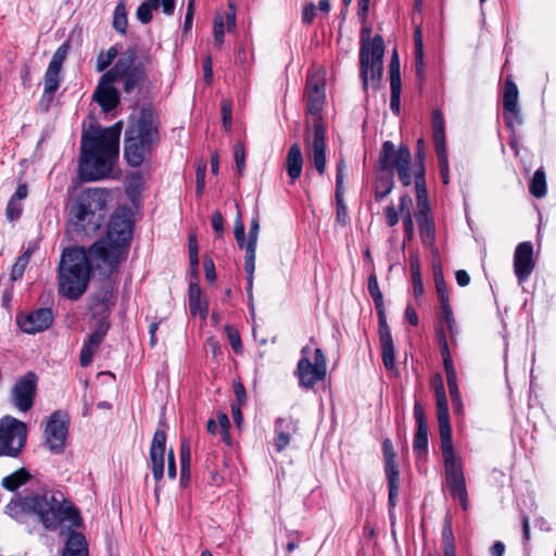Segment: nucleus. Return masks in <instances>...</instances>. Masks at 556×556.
<instances>
[{
	"instance_id": "nucleus-1",
	"label": "nucleus",
	"mask_w": 556,
	"mask_h": 556,
	"mask_svg": "<svg viewBox=\"0 0 556 556\" xmlns=\"http://www.w3.org/2000/svg\"><path fill=\"white\" fill-rule=\"evenodd\" d=\"M132 232L130 212L122 206L111 215L104 238L97 240L88 250L66 248L58 268L59 293L76 301L86 292L91 273L90 256L108 266L110 274L115 273L128 256Z\"/></svg>"
},
{
	"instance_id": "nucleus-2",
	"label": "nucleus",
	"mask_w": 556,
	"mask_h": 556,
	"mask_svg": "<svg viewBox=\"0 0 556 556\" xmlns=\"http://www.w3.org/2000/svg\"><path fill=\"white\" fill-rule=\"evenodd\" d=\"M122 123L84 135L80 146L78 174L83 181L112 177L119 153Z\"/></svg>"
},
{
	"instance_id": "nucleus-3",
	"label": "nucleus",
	"mask_w": 556,
	"mask_h": 556,
	"mask_svg": "<svg viewBox=\"0 0 556 556\" xmlns=\"http://www.w3.org/2000/svg\"><path fill=\"white\" fill-rule=\"evenodd\" d=\"M5 511L14 519L35 515L48 530L56 529L64 521L78 527L81 521L78 510L61 492H45L11 500Z\"/></svg>"
},
{
	"instance_id": "nucleus-4",
	"label": "nucleus",
	"mask_w": 556,
	"mask_h": 556,
	"mask_svg": "<svg viewBox=\"0 0 556 556\" xmlns=\"http://www.w3.org/2000/svg\"><path fill=\"white\" fill-rule=\"evenodd\" d=\"M437 397V417L439 424L441 451L444 462L446 483L450 494L458 500L462 508H468V494L460 458L454 453L452 444V429L450 425L448 404L445 389L441 378L434 387Z\"/></svg>"
},
{
	"instance_id": "nucleus-5",
	"label": "nucleus",
	"mask_w": 556,
	"mask_h": 556,
	"mask_svg": "<svg viewBox=\"0 0 556 556\" xmlns=\"http://www.w3.org/2000/svg\"><path fill=\"white\" fill-rule=\"evenodd\" d=\"M307 112L313 115V130L306 128L305 144L309 161L319 175L326 172V126L320 116L325 103V81L319 74H312L306 79Z\"/></svg>"
},
{
	"instance_id": "nucleus-6",
	"label": "nucleus",
	"mask_w": 556,
	"mask_h": 556,
	"mask_svg": "<svg viewBox=\"0 0 556 556\" xmlns=\"http://www.w3.org/2000/svg\"><path fill=\"white\" fill-rule=\"evenodd\" d=\"M108 198L109 192L103 188L84 190L68 208L72 230L77 235L96 233L103 224Z\"/></svg>"
},
{
	"instance_id": "nucleus-7",
	"label": "nucleus",
	"mask_w": 556,
	"mask_h": 556,
	"mask_svg": "<svg viewBox=\"0 0 556 556\" xmlns=\"http://www.w3.org/2000/svg\"><path fill=\"white\" fill-rule=\"evenodd\" d=\"M159 139V129L152 114L141 112L140 117L128 126L125 134L124 156L127 164L139 167Z\"/></svg>"
},
{
	"instance_id": "nucleus-8",
	"label": "nucleus",
	"mask_w": 556,
	"mask_h": 556,
	"mask_svg": "<svg viewBox=\"0 0 556 556\" xmlns=\"http://www.w3.org/2000/svg\"><path fill=\"white\" fill-rule=\"evenodd\" d=\"M149 64V56L139 60L136 47H129L119 54L113 67L104 73V77L114 83L121 81L124 92L131 93L140 90L146 83Z\"/></svg>"
},
{
	"instance_id": "nucleus-9",
	"label": "nucleus",
	"mask_w": 556,
	"mask_h": 556,
	"mask_svg": "<svg viewBox=\"0 0 556 556\" xmlns=\"http://www.w3.org/2000/svg\"><path fill=\"white\" fill-rule=\"evenodd\" d=\"M369 29L362 30L359 49V77L364 90H367L369 80L374 88H378L383 73L384 41L382 36L368 37Z\"/></svg>"
},
{
	"instance_id": "nucleus-10",
	"label": "nucleus",
	"mask_w": 556,
	"mask_h": 556,
	"mask_svg": "<svg viewBox=\"0 0 556 556\" xmlns=\"http://www.w3.org/2000/svg\"><path fill=\"white\" fill-rule=\"evenodd\" d=\"M379 163L388 174L397 173L403 186L408 187L413 182L412 153L407 146L401 144L399 149L392 141H384L379 156Z\"/></svg>"
},
{
	"instance_id": "nucleus-11",
	"label": "nucleus",
	"mask_w": 556,
	"mask_h": 556,
	"mask_svg": "<svg viewBox=\"0 0 556 556\" xmlns=\"http://www.w3.org/2000/svg\"><path fill=\"white\" fill-rule=\"evenodd\" d=\"M27 440L26 424L12 417L0 419V457L17 458Z\"/></svg>"
},
{
	"instance_id": "nucleus-12",
	"label": "nucleus",
	"mask_w": 556,
	"mask_h": 556,
	"mask_svg": "<svg viewBox=\"0 0 556 556\" xmlns=\"http://www.w3.org/2000/svg\"><path fill=\"white\" fill-rule=\"evenodd\" d=\"M309 353L308 345L302 348L295 370L299 384L304 389H313L317 382L325 379L327 374V357L324 351L319 348L314 351V362L309 359Z\"/></svg>"
},
{
	"instance_id": "nucleus-13",
	"label": "nucleus",
	"mask_w": 556,
	"mask_h": 556,
	"mask_svg": "<svg viewBox=\"0 0 556 556\" xmlns=\"http://www.w3.org/2000/svg\"><path fill=\"white\" fill-rule=\"evenodd\" d=\"M68 416L62 410H55L51 414L46 429V445L52 454H62L65 447V441L68 433Z\"/></svg>"
},
{
	"instance_id": "nucleus-14",
	"label": "nucleus",
	"mask_w": 556,
	"mask_h": 556,
	"mask_svg": "<svg viewBox=\"0 0 556 556\" xmlns=\"http://www.w3.org/2000/svg\"><path fill=\"white\" fill-rule=\"evenodd\" d=\"M37 375L28 371L13 384L10 400L20 412L26 413L31 409L37 392Z\"/></svg>"
},
{
	"instance_id": "nucleus-15",
	"label": "nucleus",
	"mask_w": 556,
	"mask_h": 556,
	"mask_svg": "<svg viewBox=\"0 0 556 556\" xmlns=\"http://www.w3.org/2000/svg\"><path fill=\"white\" fill-rule=\"evenodd\" d=\"M54 321L53 311L49 307H39L29 312L16 314V324L21 331L36 334L48 330Z\"/></svg>"
},
{
	"instance_id": "nucleus-16",
	"label": "nucleus",
	"mask_w": 556,
	"mask_h": 556,
	"mask_svg": "<svg viewBox=\"0 0 556 556\" xmlns=\"http://www.w3.org/2000/svg\"><path fill=\"white\" fill-rule=\"evenodd\" d=\"M376 309L378 315L382 363L387 370H393L395 368V351L391 329L387 323L384 306H376Z\"/></svg>"
},
{
	"instance_id": "nucleus-17",
	"label": "nucleus",
	"mask_w": 556,
	"mask_h": 556,
	"mask_svg": "<svg viewBox=\"0 0 556 556\" xmlns=\"http://www.w3.org/2000/svg\"><path fill=\"white\" fill-rule=\"evenodd\" d=\"M534 269L533 245L530 241H525L516 247L514 253V271L518 282H526Z\"/></svg>"
},
{
	"instance_id": "nucleus-18",
	"label": "nucleus",
	"mask_w": 556,
	"mask_h": 556,
	"mask_svg": "<svg viewBox=\"0 0 556 556\" xmlns=\"http://www.w3.org/2000/svg\"><path fill=\"white\" fill-rule=\"evenodd\" d=\"M166 447V433L163 429H156L150 446L151 470L154 480L159 483L164 476V454Z\"/></svg>"
},
{
	"instance_id": "nucleus-19",
	"label": "nucleus",
	"mask_w": 556,
	"mask_h": 556,
	"mask_svg": "<svg viewBox=\"0 0 556 556\" xmlns=\"http://www.w3.org/2000/svg\"><path fill=\"white\" fill-rule=\"evenodd\" d=\"M113 83L114 81L105 79L103 74L92 96L102 111L106 113L116 109L121 101L119 92L113 86Z\"/></svg>"
},
{
	"instance_id": "nucleus-20",
	"label": "nucleus",
	"mask_w": 556,
	"mask_h": 556,
	"mask_svg": "<svg viewBox=\"0 0 556 556\" xmlns=\"http://www.w3.org/2000/svg\"><path fill=\"white\" fill-rule=\"evenodd\" d=\"M298 424L299 421L292 416L276 419L274 446L278 453L282 452L290 444L292 434L299 430Z\"/></svg>"
},
{
	"instance_id": "nucleus-21",
	"label": "nucleus",
	"mask_w": 556,
	"mask_h": 556,
	"mask_svg": "<svg viewBox=\"0 0 556 556\" xmlns=\"http://www.w3.org/2000/svg\"><path fill=\"white\" fill-rule=\"evenodd\" d=\"M415 218L418 224L422 243L427 247H431L435 239V225L430 211L416 212Z\"/></svg>"
},
{
	"instance_id": "nucleus-22",
	"label": "nucleus",
	"mask_w": 556,
	"mask_h": 556,
	"mask_svg": "<svg viewBox=\"0 0 556 556\" xmlns=\"http://www.w3.org/2000/svg\"><path fill=\"white\" fill-rule=\"evenodd\" d=\"M414 181L416 188V200H417V211L424 212L430 211V205L428 202V191L426 187V168L420 166V168L414 169Z\"/></svg>"
},
{
	"instance_id": "nucleus-23",
	"label": "nucleus",
	"mask_w": 556,
	"mask_h": 556,
	"mask_svg": "<svg viewBox=\"0 0 556 556\" xmlns=\"http://www.w3.org/2000/svg\"><path fill=\"white\" fill-rule=\"evenodd\" d=\"M286 168L292 182L300 178L303 169V155L299 143H293L289 148Z\"/></svg>"
},
{
	"instance_id": "nucleus-24",
	"label": "nucleus",
	"mask_w": 556,
	"mask_h": 556,
	"mask_svg": "<svg viewBox=\"0 0 556 556\" xmlns=\"http://www.w3.org/2000/svg\"><path fill=\"white\" fill-rule=\"evenodd\" d=\"M62 556H88V544L86 538L76 531L68 534Z\"/></svg>"
},
{
	"instance_id": "nucleus-25",
	"label": "nucleus",
	"mask_w": 556,
	"mask_h": 556,
	"mask_svg": "<svg viewBox=\"0 0 556 556\" xmlns=\"http://www.w3.org/2000/svg\"><path fill=\"white\" fill-rule=\"evenodd\" d=\"M60 73L61 71L48 66L45 74V90L40 103H45V110H48L53 100L54 92L60 87Z\"/></svg>"
},
{
	"instance_id": "nucleus-26",
	"label": "nucleus",
	"mask_w": 556,
	"mask_h": 556,
	"mask_svg": "<svg viewBox=\"0 0 556 556\" xmlns=\"http://www.w3.org/2000/svg\"><path fill=\"white\" fill-rule=\"evenodd\" d=\"M201 288L197 281H191L188 290L189 309L192 315L200 314L203 319L207 316V304L201 300Z\"/></svg>"
},
{
	"instance_id": "nucleus-27",
	"label": "nucleus",
	"mask_w": 556,
	"mask_h": 556,
	"mask_svg": "<svg viewBox=\"0 0 556 556\" xmlns=\"http://www.w3.org/2000/svg\"><path fill=\"white\" fill-rule=\"evenodd\" d=\"M382 453L384 460V473L386 476L400 475L396 464V453L394 451L392 441L384 439L382 442Z\"/></svg>"
},
{
	"instance_id": "nucleus-28",
	"label": "nucleus",
	"mask_w": 556,
	"mask_h": 556,
	"mask_svg": "<svg viewBox=\"0 0 556 556\" xmlns=\"http://www.w3.org/2000/svg\"><path fill=\"white\" fill-rule=\"evenodd\" d=\"M30 479V473L25 469L21 468L13 473L4 477L1 481L2 488H4L8 491H15L20 486L27 483Z\"/></svg>"
},
{
	"instance_id": "nucleus-29",
	"label": "nucleus",
	"mask_w": 556,
	"mask_h": 556,
	"mask_svg": "<svg viewBox=\"0 0 556 556\" xmlns=\"http://www.w3.org/2000/svg\"><path fill=\"white\" fill-rule=\"evenodd\" d=\"M431 128L434 146L445 144V122L440 110L432 111Z\"/></svg>"
},
{
	"instance_id": "nucleus-30",
	"label": "nucleus",
	"mask_w": 556,
	"mask_h": 556,
	"mask_svg": "<svg viewBox=\"0 0 556 556\" xmlns=\"http://www.w3.org/2000/svg\"><path fill=\"white\" fill-rule=\"evenodd\" d=\"M393 188V174L379 176L375 184V200L377 202L383 201L391 193Z\"/></svg>"
},
{
	"instance_id": "nucleus-31",
	"label": "nucleus",
	"mask_w": 556,
	"mask_h": 556,
	"mask_svg": "<svg viewBox=\"0 0 556 556\" xmlns=\"http://www.w3.org/2000/svg\"><path fill=\"white\" fill-rule=\"evenodd\" d=\"M260 233V220L258 215L252 218L250 223L249 233H248V242H247V255L244 257L256 258V247L258 241Z\"/></svg>"
},
{
	"instance_id": "nucleus-32",
	"label": "nucleus",
	"mask_w": 556,
	"mask_h": 556,
	"mask_svg": "<svg viewBox=\"0 0 556 556\" xmlns=\"http://www.w3.org/2000/svg\"><path fill=\"white\" fill-rule=\"evenodd\" d=\"M530 193L536 198L541 199L545 197L547 188H546V175L543 168H539L534 172L533 177L529 185Z\"/></svg>"
},
{
	"instance_id": "nucleus-33",
	"label": "nucleus",
	"mask_w": 556,
	"mask_h": 556,
	"mask_svg": "<svg viewBox=\"0 0 556 556\" xmlns=\"http://www.w3.org/2000/svg\"><path fill=\"white\" fill-rule=\"evenodd\" d=\"M504 110L518 108V88L511 80H506L503 96Z\"/></svg>"
},
{
	"instance_id": "nucleus-34",
	"label": "nucleus",
	"mask_w": 556,
	"mask_h": 556,
	"mask_svg": "<svg viewBox=\"0 0 556 556\" xmlns=\"http://www.w3.org/2000/svg\"><path fill=\"white\" fill-rule=\"evenodd\" d=\"M386 478L388 481V489H389L388 504L390 507V517L392 518L393 509L396 506L399 491H400V475L386 476Z\"/></svg>"
},
{
	"instance_id": "nucleus-35",
	"label": "nucleus",
	"mask_w": 556,
	"mask_h": 556,
	"mask_svg": "<svg viewBox=\"0 0 556 556\" xmlns=\"http://www.w3.org/2000/svg\"><path fill=\"white\" fill-rule=\"evenodd\" d=\"M160 7V0H146L142 2L136 12L137 18L142 24H148L152 21V11Z\"/></svg>"
},
{
	"instance_id": "nucleus-36",
	"label": "nucleus",
	"mask_w": 556,
	"mask_h": 556,
	"mask_svg": "<svg viewBox=\"0 0 556 556\" xmlns=\"http://www.w3.org/2000/svg\"><path fill=\"white\" fill-rule=\"evenodd\" d=\"M29 258H30L29 250H26L24 253H22L16 258L15 263L12 266L11 273H10L11 280L16 281L23 277L26 266L29 263Z\"/></svg>"
},
{
	"instance_id": "nucleus-37",
	"label": "nucleus",
	"mask_w": 556,
	"mask_h": 556,
	"mask_svg": "<svg viewBox=\"0 0 556 556\" xmlns=\"http://www.w3.org/2000/svg\"><path fill=\"white\" fill-rule=\"evenodd\" d=\"M413 448L415 454L421 455L428 451V427H417Z\"/></svg>"
},
{
	"instance_id": "nucleus-38",
	"label": "nucleus",
	"mask_w": 556,
	"mask_h": 556,
	"mask_svg": "<svg viewBox=\"0 0 556 556\" xmlns=\"http://www.w3.org/2000/svg\"><path fill=\"white\" fill-rule=\"evenodd\" d=\"M127 24L125 5L123 3H118L114 10L113 27L116 31L124 35L126 33Z\"/></svg>"
},
{
	"instance_id": "nucleus-39",
	"label": "nucleus",
	"mask_w": 556,
	"mask_h": 556,
	"mask_svg": "<svg viewBox=\"0 0 556 556\" xmlns=\"http://www.w3.org/2000/svg\"><path fill=\"white\" fill-rule=\"evenodd\" d=\"M99 348L97 343H91L89 338L84 342L79 355V362L83 367H87L91 364L92 357Z\"/></svg>"
},
{
	"instance_id": "nucleus-40",
	"label": "nucleus",
	"mask_w": 556,
	"mask_h": 556,
	"mask_svg": "<svg viewBox=\"0 0 556 556\" xmlns=\"http://www.w3.org/2000/svg\"><path fill=\"white\" fill-rule=\"evenodd\" d=\"M110 329V324L106 318L102 317L98 320L96 329L88 337L91 340V343H97L98 346L103 342L108 331Z\"/></svg>"
},
{
	"instance_id": "nucleus-41",
	"label": "nucleus",
	"mask_w": 556,
	"mask_h": 556,
	"mask_svg": "<svg viewBox=\"0 0 556 556\" xmlns=\"http://www.w3.org/2000/svg\"><path fill=\"white\" fill-rule=\"evenodd\" d=\"M118 50L115 46H112L105 53L101 52L97 59V71L103 72L106 70L113 61L117 58Z\"/></svg>"
},
{
	"instance_id": "nucleus-42",
	"label": "nucleus",
	"mask_w": 556,
	"mask_h": 556,
	"mask_svg": "<svg viewBox=\"0 0 556 556\" xmlns=\"http://www.w3.org/2000/svg\"><path fill=\"white\" fill-rule=\"evenodd\" d=\"M414 41L416 47V74L418 77H421L424 72V63H422V36L421 29L417 27L414 31Z\"/></svg>"
},
{
	"instance_id": "nucleus-43",
	"label": "nucleus",
	"mask_w": 556,
	"mask_h": 556,
	"mask_svg": "<svg viewBox=\"0 0 556 556\" xmlns=\"http://www.w3.org/2000/svg\"><path fill=\"white\" fill-rule=\"evenodd\" d=\"M68 51H70V42L65 41L53 53L52 59L49 63V66L61 71L63 63L66 60V56L68 54Z\"/></svg>"
},
{
	"instance_id": "nucleus-44",
	"label": "nucleus",
	"mask_w": 556,
	"mask_h": 556,
	"mask_svg": "<svg viewBox=\"0 0 556 556\" xmlns=\"http://www.w3.org/2000/svg\"><path fill=\"white\" fill-rule=\"evenodd\" d=\"M233 235H235V238H236L239 249L244 250V252L247 253L248 238L245 237V227L241 219L240 213H238L236 220H235Z\"/></svg>"
},
{
	"instance_id": "nucleus-45",
	"label": "nucleus",
	"mask_w": 556,
	"mask_h": 556,
	"mask_svg": "<svg viewBox=\"0 0 556 556\" xmlns=\"http://www.w3.org/2000/svg\"><path fill=\"white\" fill-rule=\"evenodd\" d=\"M189 262L191 267V275L197 280L198 276V266H199V256H198V242L194 236L189 237Z\"/></svg>"
},
{
	"instance_id": "nucleus-46",
	"label": "nucleus",
	"mask_w": 556,
	"mask_h": 556,
	"mask_svg": "<svg viewBox=\"0 0 556 556\" xmlns=\"http://www.w3.org/2000/svg\"><path fill=\"white\" fill-rule=\"evenodd\" d=\"M434 283L440 305L450 303L447 286L441 271L434 274Z\"/></svg>"
},
{
	"instance_id": "nucleus-47",
	"label": "nucleus",
	"mask_w": 556,
	"mask_h": 556,
	"mask_svg": "<svg viewBox=\"0 0 556 556\" xmlns=\"http://www.w3.org/2000/svg\"><path fill=\"white\" fill-rule=\"evenodd\" d=\"M336 220L341 225H346L349 220L348 208L344 204L343 192H336Z\"/></svg>"
},
{
	"instance_id": "nucleus-48",
	"label": "nucleus",
	"mask_w": 556,
	"mask_h": 556,
	"mask_svg": "<svg viewBox=\"0 0 556 556\" xmlns=\"http://www.w3.org/2000/svg\"><path fill=\"white\" fill-rule=\"evenodd\" d=\"M368 292L375 302V306L383 305L382 293L378 286L377 276L371 274L368 278Z\"/></svg>"
},
{
	"instance_id": "nucleus-49",
	"label": "nucleus",
	"mask_w": 556,
	"mask_h": 556,
	"mask_svg": "<svg viewBox=\"0 0 556 556\" xmlns=\"http://www.w3.org/2000/svg\"><path fill=\"white\" fill-rule=\"evenodd\" d=\"M225 332L227 334V338L229 340V343H230L233 352L236 354H241L242 353V343H241V338H240L238 330L230 325H226Z\"/></svg>"
},
{
	"instance_id": "nucleus-50",
	"label": "nucleus",
	"mask_w": 556,
	"mask_h": 556,
	"mask_svg": "<svg viewBox=\"0 0 556 556\" xmlns=\"http://www.w3.org/2000/svg\"><path fill=\"white\" fill-rule=\"evenodd\" d=\"M244 271L247 274V293L248 295L253 294V280H254V271H255V258L252 257H244Z\"/></svg>"
},
{
	"instance_id": "nucleus-51",
	"label": "nucleus",
	"mask_w": 556,
	"mask_h": 556,
	"mask_svg": "<svg viewBox=\"0 0 556 556\" xmlns=\"http://www.w3.org/2000/svg\"><path fill=\"white\" fill-rule=\"evenodd\" d=\"M503 117L506 127H508L511 130L515 128V126H519L522 123L519 106L513 110H504Z\"/></svg>"
},
{
	"instance_id": "nucleus-52",
	"label": "nucleus",
	"mask_w": 556,
	"mask_h": 556,
	"mask_svg": "<svg viewBox=\"0 0 556 556\" xmlns=\"http://www.w3.org/2000/svg\"><path fill=\"white\" fill-rule=\"evenodd\" d=\"M223 127L226 131L231 130L232 126V104L228 100H223L220 104Z\"/></svg>"
},
{
	"instance_id": "nucleus-53",
	"label": "nucleus",
	"mask_w": 556,
	"mask_h": 556,
	"mask_svg": "<svg viewBox=\"0 0 556 556\" xmlns=\"http://www.w3.org/2000/svg\"><path fill=\"white\" fill-rule=\"evenodd\" d=\"M233 159H235V163H236V168H237L238 173L241 175L245 167V150H244V146L241 141H238L235 144Z\"/></svg>"
},
{
	"instance_id": "nucleus-54",
	"label": "nucleus",
	"mask_w": 556,
	"mask_h": 556,
	"mask_svg": "<svg viewBox=\"0 0 556 556\" xmlns=\"http://www.w3.org/2000/svg\"><path fill=\"white\" fill-rule=\"evenodd\" d=\"M402 219H403V227H404V239H405V241H410L415 235L414 219H413L410 211H407L403 215Z\"/></svg>"
},
{
	"instance_id": "nucleus-55",
	"label": "nucleus",
	"mask_w": 556,
	"mask_h": 556,
	"mask_svg": "<svg viewBox=\"0 0 556 556\" xmlns=\"http://www.w3.org/2000/svg\"><path fill=\"white\" fill-rule=\"evenodd\" d=\"M224 29H225V26H224L223 17L217 16L214 20V28H213L214 41L217 47H220L222 43L224 42V34H225Z\"/></svg>"
},
{
	"instance_id": "nucleus-56",
	"label": "nucleus",
	"mask_w": 556,
	"mask_h": 556,
	"mask_svg": "<svg viewBox=\"0 0 556 556\" xmlns=\"http://www.w3.org/2000/svg\"><path fill=\"white\" fill-rule=\"evenodd\" d=\"M435 147V153L438 157V164L440 169H447L448 168V159H447V151H446V143L445 144H437Z\"/></svg>"
},
{
	"instance_id": "nucleus-57",
	"label": "nucleus",
	"mask_w": 556,
	"mask_h": 556,
	"mask_svg": "<svg viewBox=\"0 0 556 556\" xmlns=\"http://www.w3.org/2000/svg\"><path fill=\"white\" fill-rule=\"evenodd\" d=\"M316 16V5L314 2H307L303 7L302 11V22L305 25H311L314 22V18Z\"/></svg>"
},
{
	"instance_id": "nucleus-58",
	"label": "nucleus",
	"mask_w": 556,
	"mask_h": 556,
	"mask_svg": "<svg viewBox=\"0 0 556 556\" xmlns=\"http://www.w3.org/2000/svg\"><path fill=\"white\" fill-rule=\"evenodd\" d=\"M21 214H22L21 206L13 199H10L7 204V208H5L7 218L9 220L13 222V220H16L17 218H20Z\"/></svg>"
},
{
	"instance_id": "nucleus-59",
	"label": "nucleus",
	"mask_w": 556,
	"mask_h": 556,
	"mask_svg": "<svg viewBox=\"0 0 556 556\" xmlns=\"http://www.w3.org/2000/svg\"><path fill=\"white\" fill-rule=\"evenodd\" d=\"M212 227L217 238L224 233V218L219 211H215L212 214Z\"/></svg>"
},
{
	"instance_id": "nucleus-60",
	"label": "nucleus",
	"mask_w": 556,
	"mask_h": 556,
	"mask_svg": "<svg viewBox=\"0 0 556 556\" xmlns=\"http://www.w3.org/2000/svg\"><path fill=\"white\" fill-rule=\"evenodd\" d=\"M191 450L189 442L184 440L180 444V467H190Z\"/></svg>"
},
{
	"instance_id": "nucleus-61",
	"label": "nucleus",
	"mask_w": 556,
	"mask_h": 556,
	"mask_svg": "<svg viewBox=\"0 0 556 556\" xmlns=\"http://www.w3.org/2000/svg\"><path fill=\"white\" fill-rule=\"evenodd\" d=\"M216 419L217 420H215V421L217 422V427L219 426V428H220V433L228 437V430L230 427V421H229L228 415L224 412H218L216 415Z\"/></svg>"
},
{
	"instance_id": "nucleus-62",
	"label": "nucleus",
	"mask_w": 556,
	"mask_h": 556,
	"mask_svg": "<svg viewBox=\"0 0 556 556\" xmlns=\"http://www.w3.org/2000/svg\"><path fill=\"white\" fill-rule=\"evenodd\" d=\"M384 214H386V222H387L388 226L394 227L399 223V214H397L393 203H391L390 205H388L386 207Z\"/></svg>"
},
{
	"instance_id": "nucleus-63",
	"label": "nucleus",
	"mask_w": 556,
	"mask_h": 556,
	"mask_svg": "<svg viewBox=\"0 0 556 556\" xmlns=\"http://www.w3.org/2000/svg\"><path fill=\"white\" fill-rule=\"evenodd\" d=\"M414 418L416 420L417 427H427L426 415L422 405L419 402H415Z\"/></svg>"
},
{
	"instance_id": "nucleus-64",
	"label": "nucleus",
	"mask_w": 556,
	"mask_h": 556,
	"mask_svg": "<svg viewBox=\"0 0 556 556\" xmlns=\"http://www.w3.org/2000/svg\"><path fill=\"white\" fill-rule=\"evenodd\" d=\"M204 270H205V278L210 283L215 282L216 280V273H215V265L212 258H205L203 262Z\"/></svg>"
}]
</instances>
